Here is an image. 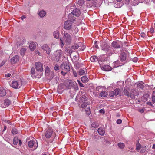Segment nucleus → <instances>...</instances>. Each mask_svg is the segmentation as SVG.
Returning a JSON list of instances; mask_svg holds the SVG:
<instances>
[{
	"mask_svg": "<svg viewBox=\"0 0 155 155\" xmlns=\"http://www.w3.org/2000/svg\"><path fill=\"white\" fill-rule=\"evenodd\" d=\"M63 40L61 38H60V45L61 48L64 45V43L67 45H70L72 41V38L71 35L68 33L64 32L63 35Z\"/></svg>",
	"mask_w": 155,
	"mask_h": 155,
	"instance_id": "f257e3e1",
	"label": "nucleus"
},
{
	"mask_svg": "<svg viewBox=\"0 0 155 155\" xmlns=\"http://www.w3.org/2000/svg\"><path fill=\"white\" fill-rule=\"evenodd\" d=\"M101 49L105 51L109 55H110L113 54L114 51H111V48L106 42L103 41H101Z\"/></svg>",
	"mask_w": 155,
	"mask_h": 155,
	"instance_id": "f03ea898",
	"label": "nucleus"
},
{
	"mask_svg": "<svg viewBox=\"0 0 155 155\" xmlns=\"http://www.w3.org/2000/svg\"><path fill=\"white\" fill-rule=\"evenodd\" d=\"M26 142L30 148L34 147L35 149H36L38 147V143L36 140L32 137H28L26 140Z\"/></svg>",
	"mask_w": 155,
	"mask_h": 155,
	"instance_id": "7ed1b4c3",
	"label": "nucleus"
},
{
	"mask_svg": "<svg viewBox=\"0 0 155 155\" xmlns=\"http://www.w3.org/2000/svg\"><path fill=\"white\" fill-rule=\"evenodd\" d=\"M22 84V81L21 79H17L13 81L11 83V87L15 89H19L21 86Z\"/></svg>",
	"mask_w": 155,
	"mask_h": 155,
	"instance_id": "20e7f679",
	"label": "nucleus"
},
{
	"mask_svg": "<svg viewBox=\"0 0 155 155\" xmlns=\"http://www.w3.org/2000/svg\"><path fill=\"white\" fill-rule=\"evenodd\" d=\"M31 75L33 78H40L42 76L43 73L41 71H35V68H32L31 70Z\"/></svg>",
	"mask_w": 155,
	"mask_h": 155,
	"instance_id": "39448f33",
	"label": "nucleus"
},
{
	"mask_svg": "<svg viewBox=\"0 0 155 155\" xmlns=\"http://www.w3.org/2000/svg\"><path fill=\"white\" fill-rule=\"evenodd\" d=\"M62 54V51L61 50H58L54 53L52 55L53 59L56 62H58L60 59L61 58Z\"/></svg>",
	"mask_w": 155,
	"mask_h": 155,
	"instance_id": "423d86ee",
	"label": "nucleus"
},
{
	"mask_svg": "<svg viewBox=\"0 0 155 155\" xmlns=\"http://www.w3.org/2000/svg\"><path fill=\"white\" fill-rule=\"evenodd\" d=\"M73 26L72 21L68 20L64 22L63 28L65 30H71Z\"/></svg>",
	"mask_w": 155,
	"mask_h": 155,
	"instance_id": "0eeeda50",
	"label": "nucleus"
},
{
	"mask_svg": "<svg viewBox=\"0 0 155 155\" xmlns=\"http://www.w3.org/2000/svg\"><path fill=\"white\" fill-rule=\"evenodd\" d=\"M53 133V129L50 127L47 128L45 130V135L47 138L51 137Z\"/></svg>",
	"mask_w": 155,
	"mask_h": 155,
	"instance_id": "6e6552de",
	"label": "nucleus"
},
{
	"mask_svg": "<svg viewBox=\"0 0 155 155\" xmlns=\"http://www.w3.org/2000/svg\"><path fill=\"white\" fill-rule=\"evenodd\" d=\"M60 67L61 69L65 71L68 72L70 71V68L68 62L62 63Z\"/></svg>",
	"mask_w": 155,
	"mask_h": 155,
	"instance_id": "1a4fd4ad",
	"label": "nucleus"
},
{
	"mask_svg": "<svg viewBox=\"0 0 155 155\" xmlns=\"http://www.w3.org/2000/svg\"><path fill=\"white\" fill-rule=\"evenodd\" d=\"M111 46L115 49H118L122 47L123 44L120 41H116L112 43Z\"/></svg>",
	"mask_w": 155,
	"mask_h": 155,
	"instance_id": "9d476101",
	"label": "nucleus"
},
{
	"mask_svg": "<svg viewBox=\"0 0 155 155\" xmlns=\"http://www.w3.org/2000/svg\"><path fill=\"white\" fill-rule=\"evenodd\" d=\"M64 84L67 88L70 89L73 87L74 83L71 80L67 79L65 81Z\"/></svg>",
	"mask_w": 155,
	"mask_h": 155,
	"instance_id": "9b49d317",
	"label": "nucleus"
},
{
	"mask_svg": "<svg viewBox=\"0 0 155 155\" xmlns=\"http://www.w3.org/2000/svg\"><path fill=\"white\" fill-rule=\"evenodd\" d=\"M41 48L42 49L46 51L47 54H49L51 50L52 46L51 45L45 44L41 46Z\"/></svg>",
	"mask_w": 155,
	"mask_h": 155,
	"instance_id": "f8f14e48",
	"label": "nucleus"
},
{
	"mask_svg": "<svg viewBox=\"0 0 155 155\" xmlns=\"http://www.w3.org/2000/svg\"><path fill=\"white\" fill-rule=\"evenodd\" d=\"M35 66L36 70L42 72L43 71V64L40 62H37L35 63Z\"/></svg>",
	"mask_w": 155,
	"mask_h": 155,
	"instance_id": "ddd939ff",
	"label": "nucleus"
},
{
	"mask_svg": "<svg viewBox=\"0 0 155 155\" xmlns=\"http://www.w3.org/2000/svg\"><path fill=\"white\" fill-rule=\"evenodd\" d=\"M139 91L138 90L132 89L131 90L130 94V97L131 99H134L135 96L139 95Z\"/></svg>",
	"mask_w": 155,
	"mask_h": 155,
	"instance_id": "4468645a",
	"label": "nucleus"
},
{
	"mask_svg": "<svg viewBox=\"0 0 155 155\" xmlns=\"http://www.w3.org/2000/svg\"><path fill=\"white\" fill-rule=\"evenodd\" d=\"M11 101L8 99H5L1 104V106L2 108H5L11 104Z\"/></svg>",
	"mask_w": 155,
	"mask_h": 155,
	"instance_id": "2eb2a0df",
	"label": "nucleus"
},
{
	"mask_svg": "<svg viewBox=\"0 0 155 155\" xmlns=\"http://www.w3.org/2000/svg\"><path fill=\"white\" fill-rule=\"evenodd\" d=\"M81 107L82 108H87L86 110L87 111V114L89 115L90 114V106L86 102H84L81 105Z\"/></svg>",
	"mask_w": 155,
	"mask_h": 155,
	"instance_id": "dca6fc26",
	"label": "nucleus"
},
{
	"mask_svg": "<svg viewBox=\"0 0 155 155\" xmlns=\"http://www.w3.org/2000/svg\"><path fill=\"white\" fill-rule=\"evenodd\" d=\"M101 67L102 69L105 71H110L112 69V68L108 65H101Z\"/></svg>",
	"mask_w": 155,
	"mask_h": 155,
	"instance_id": "f3484780",
	"label": "nucleus"
},
{
	"mask_svg": "<svg viewBox=\"0 0 155 155\" xmlns=\"http://www.w3.org/2000/svg\"><path fill=\"white\" fill-rule=\"evenodd\" d=\"M19 60V56L18 55H16L14 56L11 59V62L12 64H13L18 61Z\"/></svg>",
	"mask_w": 155,
	"mask_h": 155,
	"instance_id": "a211bd4d",
	"label": "nucleus"
},
{
	"mask_svg": "<svg viewBox=\"0 0 155 155\" xmlns=\"http://www.w3.org/2000/svg\"><path fill=\"white\" fill-rule=\"evenodd\" d=\"M126 59V55L124 52H121L120 56V60L123 62H124Z\"/></svg>",
	"mask_w": 155,
	"mask_h": 155,
	"instance_id": "6ab92c4d",
	"label": "nucleus"
},
{
	"mask_svg": "<svg viewBox=\"0 0 155 155\" xmlns=\"http://www.w3.org/2000/svg\"><path fill=\"white\" fill-rule=\"evenodd\" d=\"M152 102H147V104L150 106L153 105L152 104L155 103V91H153L152 95Z\"/></svg>",
	"mask_w": 155,
	"mask_h": 155,
	"instance_id": "aec40b11",
	"label": "nucleus"
},
{
	"mask_svg": "<svg viewBox=\"0 0 155 155\" xmlns=\"http://www.w3.org/2000/svg\"><path fill=\"white\" fill-rule=\"evenodd\" d=\"M71 32V34H75L78 31V29L77 27L75 25H73L70 30H69Z\"/></svg>",
	"mask_w": 155,
	"mask_h": 155,
	"instance_id": "412c9836",
	"label": "nucleus"
},
{
	"mask_svg": "<svg viewBox=\"0 0 155 155\" xmlns=\"http://www.w3.org/2000/svg\"><path fill=\"white\" fill-rule=\"evenodd\" d=\"M64 84H60L58 88V91L59 94H61L63 89H64Z\"/></svg>",
	"mask_w": 155,
	"mask_h": 155,
	"instance_id": "4be33fe9",
	"label": "nucleus"
},
{
	"mask_svg": "<svg viewBox=\"0 0 155 155\" xmlns=\"http://www.w3.org/2000/svg\"><path fill=\"white\" fill-rule=\"evenodd\" d=\"M36 43L33 42H31L30 44L29 48L31 51H33L36 47Z\"/></svg>",
	"mask_w": 155,
	"mask_h": 155,
	"instance_id": "5701e85b",
	"label": "nucleus"
},
{
	"mask_svg": "<svg viewBox=\"0 0 155 155\" xmlns=\"http://www.w3.org/2000/svg\"><path fill=\"white\" fill-rule=\"evenodd\" d=\"M72 12L74 15L77 17L79 16L80 14V10L79 9L77 8L73 10Z\"/></svg>",
	"mask_w": 155,
	"mask_h": 155,
	"instance_id": "b1692460",
	"label": "nucleus"
},
{
	"mask_svg": "<svg viewBox=\"0 0 155 155\" xmlns=\"http://www.w3.org/2000/svg\"><path fill=\"white\" fill-rule=\"evenodd\" d=\"M99 134L103 136L105 134V131L104 129L102 127L99 128L97 130Z\"/></svg>",
	"mask_w": 155,
	"mask_h": 155,
	"instance_id": "393cba45",
	"label": "nucleus"
},
{
	"mask_svg": "<svg viewBox=\"0 0 155 155\" xmlns=\"http://www.w3.org/2000/svg\"><path fill=\"white\" fill-rule=\"evenodd\" d=\"M129 89L127 87H124V93L125 95L127 96L128 97L129 96Z\"/></svg>",
	"mask_w": 155,
	"mask_h": 155,
	"instance_id": "a878e982",
	"label": "nucleus"
},
{
	"mask_svg": "<svg viewBox=\"0 0 155 155\" xmlns=\"http://www.w3.org/2000/svg\"><path fill=\"white\" fill-rule=\"evenodd\" d=\"M85 72H86V74L87 72V70L86 69H80L79 70L78 73V74L80 76H81L84 75L85 74Z\"/></svg>",
	"mask_w": 155,
	"mask_h": 155,
	"instance_id": "bb28decb",
	"label": "nucleus"
},
{
	"mask_svg": "<svg viewBox=\"0 0 155 155\" xmlns=\"http://www.w3.org/2000/svg\"><path fill=\"white\" fill-rule=\"evenodd\" d=\"M26 41V40L25 38H22L20 39V41H18L17 42V46H20L21 45H23Z\"/></svg>",
	"mask_w": 155,
	"mask_h": 155,
	"instance_id": "cd10ccee",
	"label": "nucleus"
},
{
	"mask_svg": "<svg viewBox=\"0 0 155 155\" xmlns=\"http://www.w3.org/2000/svg\"><path fill=\"white\" fill-rule=\"evenodd\" d=\"M6 94L5 90L3 88H0V96L3 97Z\"/></svg>",
	"mask_w": 155,
	"mask_h": 155,
	"instance_id": "c85d7f7f",
	"label": "nucleus"
},
{
	"mask_svg": "<svg viewBox=\"0 0 155 155\" xmlns=\"http://www.w3.org/2000/svg\"><path fill=\"white\" fill-rule=\"evenodd\" d=\"M81 80L82 82L86 83L88 81V79L87 77L86 76H84L82 77L81 78Z\"/></svg>",
	"mask_w": 155,
	"mask_h": 155,
	"instance_id": "c756f323",
	"label": "nucleus"
},
{
	"mask_svg": "<svg viewBox=\"0 0 155 155\" xmlns=\"http://www.w3.org/2000/svg\"><path fill=\"white\" fill-rule=\"evenodd\" d=\"M74 15L72 13V12L71 13H70L68 15V18L69 19V20H71L73 21H74Z\"/></svg>",
	"mask_w": 155,
	"mask_h": 155,
	"instance_id": "7c9ffc66",
	"label": "nucleus"
},
{
	"mask_svg": "<svg viewBox=\"0 0 155 155\" xmlns=\"http://www.w3.org/2000/svg\"><path fill=\"white\" fill-rule=\"evenodd\" d=\"M53 35L54 37L56 38H58L59 36V31L56 30L53 33Z\"/></svg>",
	"mask_w": 155,
	"mask_h": 155,
	"instance_id": "2f4dec72",
	"label": "nucleus"
},
{
	"mask_svg": "<svg viewBox=\"0 0 155 155\" xmlns=\"http://www.w3.org/2000/svg\"><path fill=\"white\" fill-rule=\"evenodd\" d=\"M114 91L115 96L117 95H119L120 96L121 94V91L120 89H118L116 88L115 89Z\"/></svg>",
	"mask_w": 155,
	"mask_h": 155,
	"instance_id": "473e14b6",
	"label": "nucleus"
},
{
	"mask_svg": "<svg viewBox=\"0 0 155 155\" xmlns=\"http://www.w3.org/2000/svg\"><path fill=\"white\" fill-rule=\"evenodd\" d=\"M107 92L104 91H102L100 93V96L102 97H107Z\"/></svg>",
	"mask_w": 155,
	"mask_h": 155,
	"instance_id": "72a5a7b5",
	"label": "nucleus"
},
{
	"mask_svg": "<svg viewBox=\"0 0 155 155\" xmlns=\"http://www.w3.org/2000/svg\"><path fill=\"white\" fill-rule=\"evenodd\" d=\"M50 73V68L48 66H46L45 68V74L47 76H49Z\"/></svg>",
	"mask_w": 155,
	"mask_h": 155,
	"instance_id": "f704fd0d",
	"label": "nucleus"
},
{
	"mask_svg": "<svg viewBox=\"0 0 155 155\" xmlns=\"http://www.w3.org/2000/svg\"><path fill=\"white\" fill-rule=\"evenodd\" d=\"M144 84L143 82L139 83L137 84V87L138 88L141 89H143L144 87Z\"/></svg>",
	"mask_w": 155,
	"mask_h": 155,
	"instance_id": "c9c22d12",
	"label": "nucleus"
},
{
	"mask_svg": "<svg viewBox=\"0 0 155 155\" xmlns=\"http://www.w3.org/2000/svg\"><path fill=\"white\" fill-rule=\"evenodd\" d=\"M45 12L44 11H41L38 13V15L41 17H43L45 15Z\"/></svg>",
	"mask_w": 155,
	"mask_h": 155,
	"instance_id": "e433bc0d",
	"label": "nucleus"
},
{
	"mask_svg": "<svg viewBox=\"0 0 155 155\" xmlns=\"http://www.w3.org/2000/svg\"><path fill=\"white\" fill-rule=\"evenodd\" d=\"M90 60L92 62H94L95 61H97V59L96 56H91L90 58Z\"/></svg>",
	"mask_w": 155,
	"mask_h": 155,
	"instance_id": "4c0bfd02",
	"label": "nucleus"
},
{
	"mask_svg": "<svg viewBox=\"0 0 155 155\" xmlns=\"http://www.w3.org/2000/svg\"><path fill=\"white\" fill-rule=\"evenodd\" d=\"M26 50V48H22L20 50V54L21 55H24Z\"/></svg>",
	"mask_w": 155,
	"mask_h": 155,
	"instance_id": "58836bf2",
	"label": "nucleus"
},
{
	"mask_svg": "<svg viewBox=\"0 0 155 155\" xmlns=\"http://www.w3.org/2000/svg\"><path fill=\"white\" fill-rule=\"evenodd\" d=\"M84 0H79L78 4L80 6H82L84 4Z\"/></svg>",
	"mask_w": 155,
	"mask_h": 155,
	"instance_id": "ea45409f",
	"label": "nucleus"
},
{
	"mask_svg": "<svg viewBox=\"0 0 155 155\" xmlns=\"http://www.w3.org/2000/svg\"><path fill=\"white\" fill-rule=\"evenodd\" d=\"M79 47V45L77 44H75L72 46L71 47V49L73 50H75L78 48Z\"/></svg>",
	"mask_w": 155,
	"mask_h": 155,
	"instance_id": "a19ab883",
	"label": "nucleus"
},
{
	"mask_svg": "<svg viewBox=\"0 0 155 155\" xmlns=\"http://www.w3.org/2000/svg\"><path fill=\"white\" fill-rule=\"evenodd\" d=\"M119 147L121 149H123L125 147L124 143H119L118 144Z\"/></svg>",
	"mask_w": 155,
	"mask_h": 155,
	"instance_id": "79ce46f5",
	"label": "nucleus"
},
{
	"mask_svg": "<svg viewBox=\"0 0 155 155\" xmlns=\"http://www.w3.org/2000/svg\"><path fill=\"white\" fill-rule=\"evenodd\" d=\"M51 79L52 78L55 76L54 72L53 71H51L49 73V76Z\"/></svg>",
	"mask_w": 155,
	"mask_h": 155,
	"instance_id": "37998d69",
	"label": "nucleus"
},
{
	"mask_svg": "<svg viewBox=\"0 0 155 155\" xmlns=\"http://www.w3.org/2000/svg\"><path fill=\"white\" fill-rule=\"evenodd\" d=\"M141 150L140 152L142 153H144L145 152L146 150V146H143L141 147Z\"/></svg>",
	"mask_w": 155,
	"mask_h": 155,
	"instance_id": "c03bdc74",
	"label": "nucleus"
},
{
	"mask_svg": "<svg viewBox=\"0 0 155 155\" xmlns=\"http://www.w3.org/2000/svg\"><path fill=\"white\" fill-rule=\"evenodd\" d=\"M18 141V139L17 138L15 137L13 139V144L15 145H16L17 144Z\"/></svg>",
	"mask_w": 155,
	"mask_h": 155,
	"instance_id": "a18cd8bd",
	"label": "nucleus"
},
{
	"mask_svg": "<svg viewBox=\"0 0 155 155\" xmlns=\"http://www.w3.org/2000/svg\"><path fill=\"white\" fill-rule=\"evenodd\" d=\"M12 132L13 134H16L18 133V131L16 128H13L12 130Z\"/></svg>",
	"mask_w": 155,
	"mask_h": 155,
	"instance_id": "49530a36",
	"label": "nucleus"
},
{
	"mask_svg": "<svg viewBox=\"0 0 155 155\" xmlns=\"http://www.w3.org/2000/svg\"><path fill=\"white\" fill-rule=\"evenodd\" d=\"M54 69L57 72H59L60 71L59 67L57 64H56L55 65V66L54 67Z\"/></svg>",
	"mask_w": 155,
	"mask_h": 155,
	"instance_id": "de8ad7c7",
	"label": "nucleus"
},
{
	"mask_svg": "<svg viewBox=\"0 0 155 155\" xmlns=\"http://www.w3.org/2000/svg\"><path fill=\"white\" fill-rule=\"evenodd\" d=\"M109 95L110 97H114V95H115L114 91H110L109 92Z\"/></svg>",
	"mask_w": 155,
	"mask_h": 155,
	"instance_id": "09e8293b",
	"label": "nucleus"
},
{
	"mask_svg": "<svg viewBox=\"0 0 155 155\" xmlns=\"http://www.w3.org/2000/svg\"><path fill=\"white\" fill-rule=\"evenodd\" d=\"M91 126L94 128H95L96 127H97L98 126V125L97 124H96L95 123H93L91 124Z\"/></svg>",
	"mask_w": 155,
	"mask_h": 155,
	"instance_id": "8fccbe9b",
	"label": "nucleus"
},
{
	"mask_svg": "<svg viewBox=\"0 0 155 155\" xmlns=\"http://www.w3.org/2000/svg\"><path fill=\"white\" fill-rule=\"evenodd\" d=\"M141 145L140 144H137L136 145V149L137 150H139L141 148Z\"/></svg>",
	"mask_w": 155,
	"mask_h": 155,
	"instance_id": "3c124183",
	"label": "nucleus"
},
{
	"mask_svg": "<svg viewBox=\"0 0 155 155\" xmlns=\"http://www.w3.org/2000/svg\"><path fill=\"white\" fill-rule=\"evenodd\" d=\"M77 82H78L79 86L81 87H84V86L83 84L80 82V81L79 80H77Z\"/></svg>",
	"mask_w": 155,
	"mask_h": 155,
	"instance_id": "603ef678",
	"label": "nucleus"
},
{
	"mask_svg": "<svg viewBox=\"0 0 155 155\" xmlns=\"http://www.w3.org/2000/svg\"><path fill=\"white\" fill-rule=\"evenodd\" d=\"M63 71V70H62L61 71V73L63 76H65L68 72L65 71Z\"/></svg>",
	"mask_w": 155,
	"mask_h": 155,
	"instance_id": "864d4df0",
	"label": "nucleus"
},
{
	"mask_svg": "<svg viewBox=\"0 0 155 155\" xmlns=\"http://www.w3.org/2000/svg\"><path fill=\"white\" fill-rule=\"evenodd\" d=\"M7 60H3L2 63L0 64V67H1L3 66L6 62Z\"/></svg>",
	"mask_w": 155,
	"mask_h": 155,
	"instance_id": "5fc2aeb1",
	"label": "nucleus"
},
{
	"mask_svg": "<svg viewBox=\"0 0 155 155\" xmlns=\"http://www.w3.org/2000/svg\"><path fill=\"white\" fill-rule=\"evenodd\" d=\"M117 123L118 124H120L122 123V120L120 119H118L117 120Z\"/></svg>",
	"mask_w": 155,
	"mask_h": 155,
	"instance_id": "6e6d98bb",
	"label": "nucleus"
},
{
	"mask_svg": "<svg viewBox=\"0 0 155 155\" xmlns=\"http://www.w3.org/2000/svg\"><path fill=\"white\" fill-rule=\"evenodd\" d=\"M73 74L75 77H77L78 74H77V72L76 71L73 70Z\"/></svg>",
	"mask_w": 155,
	"mask_h": 155,
	"instance_id": "4d7b16f0",
	"label": "nucleus"
},
{
	"mask_svg": "<svg viewBox=\"0 0 155 155\" xmlns=\"http://www.w3.org/2000/svg\"><path fill=\"white\" fill-rule=\"evenodd\" d=\"M97 42V41H95V44H94V46L95 48L97 49V48H98V45L97 44H96Z\"/></svg>",
	"mask_w": 155,
	"mask_h": 155,
	"instance_id": "13d9d810",
	"label": "nucleus"
},
{
	"mask_svg": "<svg viewBox=\"0 0 155 155\" xmlns=\"http://www.w3.org/2000/svg\"><path fill=\"white\" fill-rule=\"evenodd\" d=\"M140 35L142 37L144 38L146 36V34L143 32H142L140 34Z\"/></svg>",
	"mask_w": 155,
	"mask_h": 155,
	"instance_id": "bf43d9fd",
	"label": "nucleus"
},
{
	"mask_svg": "<svg viewBox=\"0 0 155 155\" xmlns=\"http://www.w3.org/2000/svg\"><path fill=\"white\" fill-rule=\"evenodd\" d=\"M154 32V29L153 27H152L150 29V33L151 34L153 33Z\"/></svg>",
	"mask_w": 155,
	"mask_h": 155,
	"instance_id": "052dcab7",
	"label": "nucleus"
},
{
	"mask_svg": "<svg viewBox=\"0 0 155 155\" xmlns=\"http://www.w3.org/2000/svg\"><path fill=\"white\" fill-rule=\"evenodd\" d=\"M141 113H143L144 111V110L143 109H140L138 110Z\"/></svg>",
	"mask_w": 155,
	"mask_h": 155,
	"instance_id": "680f3d73",
	"label": "nucleus"
},
{
	"mask_svg": "<svg viewBox=\"0 0 155 155\" xmlns=\"http://www.w3.org/2000/svg\"><path fill=\"white\" fill-rule=\"evenodd\" d=\"M99 112L101 113L104 114L105 113V111L103 109H101L100 110Z\"/></svg>",
	"mask_w": 155,
	"mask_h": 155,
	"instance_id": "e2e57ef3",
	"label": "nucleus"
},
{
	"mask_svg": "<svg viewBox=\"0 0 155 155\" xmlns=\"http://www.w3.org/2000/svg\"><path fill=\"white\" fill-rule=\"evenodd\" d=\"M11 76V74L9 73H8L5 75V77L6 78H8Z\"/></svg>",
	"mask_w": 155,
	"mask_h": 155,
	"instance_id": "0e129e2a",
	"label": "nucleus"
},
{
	"mask_svg": "<svg viewBox=\"0 0 155 155\" xmlns=\"http://www.w3.org/2000/svg\"><path fill=\"white\" fill-rule=\"evenodd\" d=\"M114 7L117 8H119L120 7V6L119 5H118L116 3L114 4Z\"/></svg>",
	"mask_w": 155,
	"mask_h": 155,
	"instance_id": "69168bd1",
	"label": "nucleus"
},
{
	"mask_svg": "<svg viewBox=\"0 0 155 155\" xmlns=\"http://www.w3.org/2000/svg\"><path fill=\"white\" fill-rule=\"evenodd\" d=\"M18 142H19V145L20 146L22 144V142L21 140L20 139L18 140Z\"/></svg>",
	"mask_w": 155,
	"mask_h": 155,
	"instance_id": "338daca9",
	"label": "nucleus"
},
{
	"mask_svg": "<svg viewBox=\"0 0 155 155\" xmlns=\"http://www.w3.org/2000/svg\"><path fill=\"white\" fill-rule=\"evenodd\" d=\"M137 58H135L133 59V61L135 62H137Z\"/></svg>",
	"mask_w": 155,
	"mask_h": 155,
	"instance_id": "774afa93",
	"label": "nucleus"
}]
</instances>
